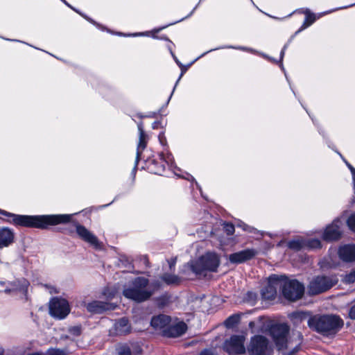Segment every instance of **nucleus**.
<instances>
[{
    "label": "nucleus",
    "mask_w": 355,
    "mask_h": 355,
    "mask_svg": "<svg viewBox=\"0 0 355 355\" xmlns=\"http://www.w3.org/2000/svg\"><path fill=\"white\" fill-rule=\"evenodd\" d=\"M0 214L11 218L12 223L15 225L42 230L48 229L50 226L69 223L72 217V214L17 215L2 209H0Z\"/></svg>",
    "instance_id": "nucleus-1"
},
{
    "label": "nucleus",
    "mask_w": 355,
    "mask_h": 355,
    "mask_svg": "<svg viewBox=\"0 0 355 355\" xmlns=\"http://www.w3.org/2000/svg\"><path fill=\"white\" fill-rule=\"evenodd\" d=\"M290 328L286 324H277L270 327V332L279 351L289 350L285 355H294L300 349L303 341L302 334L297 331L288 337Z\"/></svg>",
    "instance_id": "nucleus-2"
},
{
    "label": "nucleus",
    "mask_w": 355,
    "mask_h": 355,
    "mask_svg": "<svg viewBox=\"0 0 355 355\" xmlns=\"http://www.w3.org/2000/svg\"><path fill=\"white\" fill-rule=\"evenodd\" d=\"M308 327L323 336L335 335L344 325L340 316L333 314L315 315L309 317Z\"/></svg>",
    "instance_id": "nucleus-3"
},
{
    "label": "nucleus",
    "mask_w": 355,
    "mask_h": 355,
    "mask_svg": "<svg viewBox=\"0 0 355 355\" xmlns=\"http://www.w3.org/2000/svg\"><path fill=\"white\" fill-rule=\"evenodd\" d=\"M220 260L216 253L207 252L197 259L191 260L184 266L182 273L187 275L189 271L195 275H202L205 272H216Z\"/></svg>",
    "instance_id": "nucleus-4"
},
{
    "label": "nucleus",
    "mask_w": 355,
    "mask_h": 355,
    "mask_svg": "<svg viewBox=\"0 0 355 355\" xmlns=\"http://www.w3.org/2000/svg\"><path fill=\"white\" fill-rule=\"evenodd\" d=\"M149 280L143 277L135 278L131 285L125 288L123 295L128 299L136 302H143L148 300L153 294V291L147 289Z\"/></svg>",
    "instance_id": "nucleus-5"
},
{
    "label": "nucleus",
    "mask_w": 355,
    "mask_h": 355,
    "mask_svg": "<svg viewBox=\"0 0 355 355\" xmlns=\"http://www.w3.org/2000/svg\"><path fill=\"white\" fill-rule=\"evenodd\" d=\"M280 288L282 289L285 298L291 301L300 299L304 292L302 284L295 279L289 280L285 276H283V280H281Z\"/></svg>",
    "instance_id": "nucleus-6"
},
{
    "label": "nucleus",
    "mask_w": 355,
    "mask_h": 355,
    "mask_svg": "<svg viewBox=\"0 0 355 355\" xmlns=\"http://www.w3.org/2000/svg\"><path fill=\"white\" fill-rule=\"evenodd\" d=\"M338 282L336 277L320 275L315 277L309 282L308 292L311 295L324 293L335 286Z\"/></svg>",
    "instance_id": "nucleus-7"
},
{
    "label": "nucleus",
    "mask_w": 355,
    "mask_h": 355,
    "mask_svg": "<svg viewBox=\"0 0 355 355\" xmlns=\"http://www.w3.org/2000/svg\"><path fill=\"white\" fill-rule=\"evenodd\" d=\"M248 352L250 355H269L270 349L268 339L263 336H254L250 340Z\"/></svg>",
    "instance_id": "nucleus-8"
},
{
    "label": "nucleus",
    "mask_w": 355,
    "mask_h": 355,
    "mask_svg": "<svg viewBox=\"0 0 355 355\" xmlns=\"http://www.w3.org/2000/svg\"><path fill=\"white\" fill-rule=\"evenodd\" d=\"M70 312L68 302L62 298L53 297L49 304V313L57 319L64 318Z\"/></svg>",
    "instance_id": "nucleus-9"
},
{
    "label": "nucleus",
    "mask_w": 355,
    "mask_h": 355,
    "mask_svg": "<svg viewBox=\"0 0 355 355\" xmlns=\"http://www.w3.org/2000/svg\"><path fill=\"white\" fill-rule=\"evenodd\" d=\"M243 336L233 335L224 343V349L230 354H242L245 352Z\"/></svg>",
    "instance_id": "nucleus-10"
},
{
    "label": "nucleus",
    "mask_w": 355,
    "mask_h": 355,
    "mask_svg": "<svg viewBox=\"0 0 355 355\" xmlns=\"http://www.w3.org/2000/svg\"><path fill=\"white\" fill-rule=\"evenodd\" d=\"M281 280H283L282 275H270L268 278V285L261 290L262 297L268 300L275 299L277 295V289L280 288Z\"/></svg>",
    "instance_id": "nucleus-11"
},
{
    "label": "nucleus",
    "mask_w": 355,
    "mask_h": 355,
    "mask_svg": "<svg viewBox=\"0 0 355 355\" xmlns=\"http://www.w3.org/2000/svg\"><path fill=\"white\" fill-rule=\"evenodd\" d=\"M343 225V221L340 218L334 220L331 225L326 227L322 236L323 239L327 241L339 239L342 235Z\"/></svg>",
    "instance_id": "nucleus-12"
},
{
    "label": "nucleus",
    "mask_w": 355,
    "mask_h": 355,
    "mask_svg": "<svg viewBox=\"0 0 355 355\" xmlns=\"http://www.w3.org/2000/svg\"><path fill=\"white\" fill-rule=\"evenodd\" d=\"M138 130H139V142L137 144V153H136V159H135V164L133 168V171H136L137 168L138 163L140 160V157L144 151V150L146 148L148 140V135L145 133L143 128V123H139L138 124Z\"/></svg>",
    "instance_id": "nucleus-13"
},
{
    "label": "nucleus",
    "mask_w": 355,
    "mask_h": 355,
    "mask_svg": "<svg viewBox=\"0 0 355 355\" xmlns=\"http://www.w3.org/2000/svg\"><path fill=\"white\" fill-rule=\"evenodd\" d=\"M257 254V251L254 249H245L230 254L229 261L232 263L239 264L250 260Z\"/></svg>",
    "instance_id": "nucleus-14"
},
{
    "label": "nucleus",
    "mask_w": 355,
    "mask_h": 355,
    "mask_svg": "<svg viewBox=\"0 0 355 355\" xmlns=\"http://www.w3.org/2000/svg\"><path fill=\"white\" fill-rule=\"evenodd\" d=\"M187 329V325L184 322L169 323L168 327L164 330L162 336L166 338H178L183 335Z\"/></svg>",
    "instance_id": "nucleus-15"
},
{
    "label": "nucleus",
    "mask_w": 355,
    "mask_h": 355,
    "mask_svg": "<svg viewBox=\"0 0 355 355\" xmlns=\"http://www.w3.org/2000/svg\"><path fill=\"white\" fill-rule=\"evenodd\" d=\"M76 229L78 235L85 241L89 243L96 248L99 246L97 237L86 229L83 225L76 224Z\"/></svg>",
    "instance_id": "nucleus-16"
},
{
    "label": "nucleus",
    "mask_w": 355,
    "mask_h": 355,
    "mask_svg": "<svg viewBox=\"0 0 355 355\" xmlns=\"http://www.w3.org/2000/svg\"><path fill=\"white\" fill-rule=\"evenodd\" d=\"M28 285V282L24 278L16 279L8 282V286L5 288L4 292L6 293H11L12 292L26 293Z\"/></svg>",
    "instance_id": "nucleus-17"
},
{
    "label": "nucleus",
    "mask_w": 355,
    "mask_h": 355,
    "mask_svg": "<svg viewBox=\"0 0 355 355\" xmlns=\"http://www.w3.org/2000/svg\"><path fill=\"white\" fill-rule=\"evenodd\" d=\"M15 233L8 227H0V250L8 248L14 243Z\"/></svg>",
    "instance_id": "nucleus-18"
},
{
    "label": "nucleus",
    "mask_w": 355,
    "mask_h": 355,
    "mask_svg": "<svg viewBox=\"0 0 355 355\" xmlns=\"http://www.w3.org/2000/svg\"><path fill=\"white\" fill-rule=\"evenodd\" d=\"M171 321V318L170 316L159 314L152 318L150 324L155 329L162 331V334L164 330L168 327Z\"/></svg>",
    "instance_id": "nucleus-19"
},
{
    "label": "nucleus",
    "mask_w": 355,
    "mask_h": 355,
    "mask_svg": "<svg viewBox=\"0 0 355 355\" xmlns=\"http://www.w3.org/2000/svg\"><path fill=\"white\" fill-rule=\"evenodd\" d=\"M131 325L126 318H121L116 320L114 325V334L125 336L131 332Z\"/></svg>",
    "instance_id": "nucleus-20"
},
{
    "label": "nucleus",
    "mask_w": 355,
    "mask_h": 355,
    "mask_svg": "<svg viewBox=\"0 0 355 355\" xmlns=\"http://www.w3.org/2000/svg\"><path fill=\"white\" fill-rule=\"evenodd\" d=\"M340 259L345 262L355 261V245H345L338 250Z\"/></svg>",
    "instance_id": "nucleus-21"
},
{
    "label": "nucleus",
    "mask_w": 355,
    "mask_h": 355,
    "mask_svg": "<svg viewBox=\"0 0 355 355\" xmlns=\"http://www.w3.org/2000/svg\"><path fill=\"white\" fill-rule=\"evenodd\" d=\"M87 309L88 311L93 313H101L109 309V304L101 301H93L87 304Z\"/></svg>",
    "instance_id": "nucleus-22"
},
{
    "label": "nucleus",
    "mask_w": 355,
    "mask_h": 355,
    "mask_svg": "<svg viewBox=\"0 0 355 355\" xmlns=\"http://www.w3.org/2000/svg\"><path fill=\"white\" fill-rule=\"evenodd\" d=\"M162 279L167 284H178L180 282V278L175 275L165 273L162 275Z\"/></svg>",
    "instance_id": "nucleus-23"
},
{
    "label": "nucleus",
    "mask_w": 355,
    "mask_h": 355,
    "mask_svg": "<svg viewBox=\"0 0 355 355\" xmlns=\"http://www.w3.org/2000/svg\"><path fill=\"white\" fill-rule=\"evenodd\" d=\"M287 246L292 250L298 251L304 248V241L292 240L288 242Z\"/></svg>",
    "instance_id": "nucleus-24"
},
{
    "label": "nucleus",
    "mask_w": 355,
    "mask_h": 355,
    "mask_svg": "<svg viewBox=\"0 0 355 355\" xmlns=\"http://www.w3.org/2000/svg\"><path fill=\"white\" fill-rule=\"evenodd\" d=\"M240 316L239 315H232L225 321V325L227 328H232L239 322Z\"/></svg>",
    "instance_id": "nucleus-25"
},
{
    "label": "nucleus",
    "mask_w": 355,
    "mask_h": 355,
    "mask_svg": "<svg viewBox=\"0 0 355 355\" xmlns=\"http://www.w3.org/2000/svg\"><path fill=\"white\" fill-rule=\"evenodd\" d=\"M315 21V17L313 14H306L305 21H304L301 28L295 33L297 34L303 29L306 28L309 26L311 25Z\"/></svg>",
    "instance_id": "nucleus-26"
},
{
    "label": "nucleus",
    "mask_w": 355,
    "mask_h": 355,
    "mask_svg": "<svg viewBox=\"0 0 355 355\" xmlns=\"http://www.w3.org/2000/svg\"><path fill=\"white\" fill-rule=\"evenodd\" d=\"M309 248L311 249H316L321 248V242L319 239H313L308 241H304V248Z\"/></svg>",
    "instance_id": "nucleus-27"
},
{
    "label": "nucleus",
    "mask_w": 355,
    "mask_h": 355,
    "mask_svg": "<svg viewBox=\"0 0 355 355\" xmlns=\"http://www.w3.org/2000/svg\"><path fill=\"white\" fill-rule=\"evenodd\" d=\"M117 355H132L131 349L127 345H123L117 349Z\"/></svg>",
    "instance_id": "nucleus-28"
},
{
    "label": "nucleus",
    "mask_w": 355,
    "mask_h": 355,
    "mask_svg": "<svg viewBox=\"0 0 355 355\" xmlns=\"http://www.w3.org/2000/svg\"><path fill=\"white\" fill-rule=\"evenodd\" d=\"M152 164H154L155 166H156V169L155 171V173H157V174L163 172L165 169V164L162 162L161 164H159L157 162V161L153 160Z\"/></svg>",
    "instance_id": "nucleus-29"
},
{
    "label": "nucleus",
    "mask_w": 355,
    "mask_h": 355,
    "mask_svg": "<svg viewBox=\"0 0 355 355\" xmlns=\"http://www.w3.org/2000/svg\"><path fill=\"white\" fill-rule=\"evenodd\" d=\"M69 332L75 336H78L81 334L82 329L80 326H73L69 328Z\"/></svg>",
    "instance_id": "nucleus-30"
},
{
    "label": "nucleus",
    "mask_w": 355,
    "mask_h": 355,
    "mask_svg": "<svg viewBox=\"0 0 355 355\" xmlns=\"http://www.w3.org/2000/svg\"><path fill=\"white\" fill-rule=\"evenodd\" d=\"M348 227L355 232V215L350 216L347 220Z\"/></svg>",
    "instance_id": "nucleus-31"
},
{
    "label": "nucleus",
    "mask_w": 355,
    "mask_h": 355,
    "mask_svg": "<svg viewBox=\"0 0 355 355\" xmlns=\"http://www.w3.org/2000/svg\"><path fill=\"white\" fill-rule=\"evenodd\" d=\"M48 355H67V352L64 349H51L48 351Z\"/></svg>",
    "instance_id": "nucleus-32"
},
{
    "label": "nucleus",
    "mask_w": 355,
    "mask_h": 355,
    "mask_svg": "<svg viewBox=\"0 0 355 355\" xmlns=\"http://www.w3.org/2000/svg\"><path fill=\"white\" fill-rule=\"evenodd\" d=\"M344 280L348 284L354 283L355 282V270L347 274Z\"/></svg>",
    "instance_id": "nucleus-33"
},
{
    "label": "nucleus",
    "mask_w": 355,
    "mask_h": 355,
    "mask_svg": "<svg viewBox=\"0 0 355 355\" xmlns=\"http://www.w3.org/2000/svg\"><path fill=\"white\" fill-rule=\"evenodd\" d=\"M234 226L231 223H225L224 225V230L227 235H232L234 232Z\"/></svg>",
    "instance_id": "nucleus-34"
},
{
    "label": "nucleus",
    "mask_w": 355,
    "mask_h": 355,
    "mask_svg": "<svg viewBox=\"0 0 355 355\" xmlns=\"http://www.w3.org/2000/svg\"><path fill=\"white\" fill-rule=\"evenodd\" d=\"M159 159L162 161V162L168 164L170 162L172 161V155L171 154H167L166 157L164 156V154L163 153L159 154Z\"/></svg>",
    "instance_id": "nucleus-35"
},
{
    "label": "nucleus",
    "mask_w": 355,
    "mask_h": 355,
    "mask_svg": "<svg viewBox=\"0 0 355 355\" xmlns=\"http://www.w3.org/2000/svg\"><path fill=\"white\" fill-rule=\"evenodd\" d=\"M293 316L300 320H304L308 316V313L306 312H296L293 313Z\"/></svg>",
    "instance_id": "nucleus-36"
},
{
    "label": "nucleus",
    "mask_w": 355,
    "mask_h": 355,
    "mask_svg": "<svg viewBox=\"0 0 355 355\" xmlns=\"http://www.w3.org/2000/svg\"><path fill=\"white\" fill-rule=\"evenodd\" d=\"M159 142L160 144L162 145V146H165L166 144V139L164 136V132H160L159 135Z\"/></svg>",
    "instance_id": "nucleus-37"
},
{
    "label": "nucleus",
    "mask_w": 355,
    "mask_h": 355,
    "mask_svg": "<svg viewBox=\"0 0 355 355\" xmlns=\"http://www.w3.org/2000/svg\"><path fill=\"white\" fill-rule=\"evenodd\" d=\"M349 316L351 319L355 320V304L351 306L349 311Z\"/></svg>",
    "instance_id": "nucleus-38"
},
{
    "label": "nucleus",
    "mask_w": 355,
    "mask_h": 355,
    "mask_svg": "<svg viewBox=\"0 0 355 355\" xmlns=\"http://www.w3.org/2000/svg\"><path fill=\"white\" fill-rule=\"evenodd\" d=\"M108 288L105 289L103 291V295L107 296L108 299H112L115 295V291H112L111 293H108Z\"/></svg>",
    "instance_id": "nucleus-39"
},
{
    "label": "nucleus",
    "mask_w": 355,
    "mask_h": 355,
    "mask_svg": "<svg viewBox=\"0 0 355 355\" xmlns=\"http://www.w3.org/2000/svg\"><path fill=\"white\" fill-rule=\"evenodd\" d=\"M239 226L243 228V230H245V231H248L249 232H252V230H254L253 227L245 224V223H242L241 225H239Z\"/></svg>",
    "instance_id": "nucleus-40"
},
{
    "label": "nucleus",
    "mask_w": 355,
    "mask_h": 355,
    "mask_svg": "<svg viewBox=\"0 0 355 355\" xmlns=\"http://www.w3.org/2000/svg\"><path fill=\"white\" fill-rule=\"evenodd\" d=\"M176 263V258L171 259L168 261V265L171 270H173Z\"/></svg>",
    "instance_id": "nucleus-41"
},
{
    "label": "nucleus",
    "mask_w": 355,
    "mask_h": 355,
    "mask_svg": "<svg viewBox=\"0 0 355 355\" xmlns=\"http://www.w3.org/2000/svg\"><path fill=\"white\" fill-rule=\"evenodd\" d=\"M347 166L349 168L352 175H353V180L355 181V168L349 163L346 162Z\"/></svg>",
    "instance_id": "nucleus-42"
},
{
    "label": "nucleus",
    "mask_w": 355,
    "mask_h": 355,
    "mask_svg": "<svg viewBox=\"0 0 355 355\" xmlns=\"http://www.w3.org/2000/svg\"><path fill=\"white\" fill-rule=\"evenodd\" d=\"M288 44H286L284 46V47H283V49H282V51H281V53H280V60H281L283 59V57H284V53H285V51H286V49L288 48Z\"/></svg>",
    "instance_id": "nucleus-43"
},
{
    "label": "nucleus",
    "mask_w": 355,
    "mask_h": 355,
    "mask_svg": "<svg viewBox=\"0 0 355 355\" xmlns=\"http://www.w3.org/2000/svg\"><path fill=\"white\" fill-rule=\"evenodd\" d=\"M200 355H214V354L209 349H205L200 354Z\"/></svg>",
    "instance_id": "nucleus-44"
},
{
    "label": "nucleus",
    "mask_w": 355,
    "mask_h": 355,
    "mask_svg": "<svg viewBox=\"0 0 355 355\" xmlns=\"http://www.w3.org/2000/svg\"><path fill=\"white\" fill-rule=\"evenodd\" d=\"M161 125V123L159 121H155L152 124V128L153 129H157Z\"/></svg>",
    "instance_id": "nucleus-45"
},
{
    "label": "nucleus",
    "mask_w": 355,
    "mask_h": 355,
    "mask_svg": "<svg viewBox=\"0 0 355 355\" xmlns=\"http://www.w3.org/2000/svg\"><path fill=\"white\" fill-rule=\"evenodd\" d=\"M184 71H185V70H183V69H182V73H181V74H180V77H179L178 80H177L176 84H178V83L179 82V80H180V78H182V76H183V74H184Z\"/></svg>",
    "instance_id": "nucleus-46"
},
{
    "label": "nucleus",
    "mask_w": 355,
    "mask_h": 355,
    "mask_svg": "<svg viewBox=\"0 0 355 355\" xmlns=\"http://www.w3.org/2000/svg\"><path fill=\"white\" fill-rule=\"evenodd\" d=\"M175 60V62L176 63L181 67L182 68L183 67V65L177 60V58L173 55Z\"/></svg>",
    "instance_id": "nucleus-47"
},
{
    "label": "nucleus",
    "mask_w": 355,
    "mask_h": 355,
    "mask_svg": "<svg viewBox=\"0 0 355 355\" xmlns=\"http://www.w3.org/2000/svg\"><path fill=\"white\" fill-rule=\"evenodd\" d=\"M144 263L147 266H148L149 261L146 257H144Z\"/></svg>",
    "instance_id": "nucleus-48"
},
{
    "label": "nucleus",
    "mask_w": 355,
    "mask_h": 355,
    "mask_svg": "<svg viewBox=\"0 0 355 355\" xmlns=\"http://www.w3.org/2000/svg\"><path fill=\"white\" fill-rule=\"evenodd\" d=\"M28 355H44V354L40 353V352H34V353L29 354Z\"/></svg>",
    "instance_id": "nucleus-49"
},
{
    "label": "nucleus",
    "mask_w": 355,
    "mask_h": 355,
    "mask_svg": "<svg viewBox=\"0 0 355 355\" xmlns=\"http://www.w3.org/2000/svg\"><path fill=\"white\" fill-rule=\"evenodd\" d=\"M57 293L56 289L54 287H51L50 293Z\"/></svg>",
    "instance_id": "nucleus-50"
},
{
    "label": "nucleus",
    "mask_w": 355,
    "mask_h": 355,
    "mask_svg": "<svg viewBox=\"0 0 355 355\" xmlns=\"http://www.w3.org/2000/svg\"><path fill=\"white\" fill-rule=\"evenodd\" d=\"M64 4H66L67 6L71 7V6L66 1V0H61Z\"/></svg>",
    "instance_id": "nucleus-51"
},
{
    "label": "nucleus",
    "mask_w": 355,
    "mask_h": 355,
    "mask_svg": "<svg viewBox=\"0 0 355 355\" xmlns=\"http://www.w3.org/2000/svg\"><path fill=\"white\" fill-rule=\"evenodd\" d=\"M254 322H250L249 323V327H252L254 326Z\"/></svg>",
    "instance_id": "nucleus-52"
},
{
    "label": "nucleus",
    "mask_w": 355,
    "mask_h": 355,
    "mask_svg": "<svg viewBox=\"0 0 355 355\" xmlns=\"http://www.w3.org/2000/svg\"><path fill=\"white\" fill-rule=\"evenodd\" d=\"M3 354V350H0V355Z\"/></svg>",
    "instance_id": "nucleus-53"
},
{
    "label": "nucleus",
    "mask_w": 355,
    "mask_h": 355,
    "mask_svg": "<svg viewBox=\"0 0 355 355\" xmlns=\"http://www.w3.org/2000/svg\"><path fill=\"white\" fill-rule=\"evenodd\" d=\"M71 8H72L73 10H75V12H77V10H75L73 8H72L71 6L70 7Z\"/></svg>",
    "instance_id": "nucleus-54"
},
{
    "label": "nucleus",
    "mask_w": 355,
    "mask_h": 355,
    "mask_svg": "<svg viewBox=\"0 0 355 355\" xmlns=\"http://www.w3.org/2000/svg\"><path fill=\"white\" fill-rule=\"evenodd\" d=\"M291 39H289V40L288 41V43H287V44H288V43H290V42H291Z\"/></svg>",
    "instance_id": "nucleus-55"
},
{
    "label": "nucleus",
    "mask_w": 355,
    "mask_h": 355,
    "mask_svg": "<svg viewBox=\"0 0 355 355\" xmlns=\"http://www.w3.org/2000/svg\"><path fill=\"white\" fill-rule=\"evenodd\" d=\"M291 39H289V40L288 41V43H287V44H288V43H290V42H291Z\"/></svg>",
    "instance_id": "nucleus-56"
},
{
    "label": "nucleus",
    "mask_w": 355,
    "mask_h": 355,
    "mask_svg": "<svg viewBox=\"0 0 355 355\" xmlns=\"http://www.w3.org/2000/svg\"><path fill=\"white\" fill-rule=\"evenodd\" d=\"M291 39H289V40L288 41V43H287V44H288V43H290V42H291Z\"/></svg>",
    "instance_id": "nucleus-57"
},
{
    "label": "nucleus",
    "mask_w": 355,
    "mask_h": 355,
    "mask_svg": "<svg viewBox=\"0 0 355 355\" xmlns=\"http://www.w3.org/2000/svg\"><path fill=\"white\" fill-rule=\"evenodd\" d=\"M175 87H176V85H174L173 90L175 89Z\"/></svg>",
    "instance_id": "nucleus-58"
},
{
    "label": "nucleus",
    "mask_w": 355,
    "mask_h": 355,
    "mask_svg": "<svg viewBox=\"0 0 355 355\" xmlns=\"http://www.w3.org/2000/svg\"><path fill=\"white\" fill-rule=\"evenodd\" d=\"M175 87H176V85H174L173 90L175 89Z\"/></svg>",
    "instance_id": "nucleus-59"
}]
</instances>
